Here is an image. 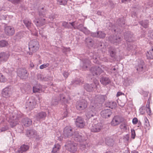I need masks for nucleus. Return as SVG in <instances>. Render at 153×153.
Returning <instances> with one entry per match:
<instances>
[{
    "instance_id": "nucleus-1",
    "label": "nucleus",
    "mask_w": 153,
    "mask_h": 153,
    "mask_svg": "<svg viewBox=\"0 0 153 153\" xmlns=\"http://www.w3.org/2000/svg\"><path fill=\"white\" fill-rule=\"evenodd\" d=\"M7 114L6 117H9L10 124L11 127L13 128L18 124L21 119V124L25 127L30 126L32 124L31 120L28 117L24 118V115L20 112L15 113L14 114L11 113L9 116Z\"/></svg>"
},
{
    "instance_id": "nucleus-2",
    "label": "nucleus",
    "mask_w": 153,
    "mask_h": 153,
    "mask_svg": "<svg viewBox=\"0 0 153 153\" xmlns=\"http://www.w3.org/2000/svg\"><path fill=\"white\" fill-rule=\"evenodd\" d=\"M87 57L88 59H82L80 65V66L84 70H86L90 65L91 63L90 59L93 60V62L95 63H98L97 59L98 57L93 53H90Z\"/></svg>"
},
{
    "instance_id": "nucleus-3",
    "label": "nucleus",
    "mask_w": 153,
    "mask_h": 153,
    "mask_svg": "<svg viewBox=\"0 0 153 153\" xmlns=\"http://www.w3.org/2000/svg\"><path fill=\"white\" fill-rule=\"evenodd\" d=\"M45 14V11L44 10V8L42 7L41 9L39 11V15L40 18L38 19L36 18L35 20H34L33 22L37 26H42L48 22L44 18L41 17V16H44Z\"/></svg>"
},
{
    "instance_id": "nucleus-4",
    "label": "nucleus",
    "mask_w": 153,
    "mask_h": 153,
    "mask_svg": "<svg viewBox=\"0 0 153 153\" xmlns=\"http://www.w3.org/2000/svg\"><path fill=\"white\" fill-rule=\"evenodd\" d=\"M65 146L66 149L70 152L74 153L77 149V144L72 140L66 141Z\"/></svg>"
},
{
    "instance_id": "nucleus-5",
    "label": "nucleus",
    "mask_w": 153,
    "mask_h": 153,
    "mask_svg": "<svg viewBox=\"0 0 153 153\" xmlns=\"http://www.w3.org/2000/svg\"><path fill=\"white\" fill-rule=\"evenodd\" d=\"M73 133L72 128L71 126H66L64 130L63 138L66 139V141L72 140L73 139Z\"/></svg>"
},
{
    "instance_id": "nucleus-6",
    "label": "nucleus",
    "mask_w": 153,
    "mask_h": 153,
    "mask_svg": "<svg viewBox=\"0 0 153 153\" xmlns=\"http://www.w3.org/2000/svg\"><path fill=\"white\" fill-rule=\"evenodd\" d=\"M73 138L75 141L79 142H82L86 140V137L81 133L78 131H75L74 133Z\"/></svg>"
},
{
    "instance_id": "nucleus-7",
    "label": "nucleus",
    "mask_w": 153,
    "mask_h": 153,
    "mask_svg": "<svg viewBox=\"0 0 153 153\" xmlns=\"http://www.w3.org/2000/svg\"><path fill=\"white\" fill-rule=\"evenodd\" d=\"M29 49L33 52H36L39 48V43L35 39L31 40L29 44Z\"/></svg>"
},
{
    "instance_id": "nucleus-8",
    "label": "nucleus",
    "mask_w": 153,
    "mask_h": 153,
    "mask_svg": "<svg viewBox=\"0 0 153 153\" xmlns=\"http://www.w3.org/2000/svg\"><path fill=\"white\" fill-rule=\"evenodd\" d=\"M87 101L84 99L79 100L76 103V108L79 110H83L87 108Z\"/></svg>"
},
{
    "instance_id": "nucleus-9",
    "label": "nucleus",
    "mask_w": 153,
    "mask_h": 153,
    "mask_svg": "<svg viewBox=\"0 0 153 153\" xmlns=\"http://www.w3.org/2000/svg\"><path fill=\"white\" fill-rule=\"evenodd\" d=\"M26 135L30 138H34L37 140H39L40 138L36 131L33 129L27 130L26 132Z\"/></svg>"
},
{
    "instance_id": "nucleus-10",
    "label": "nucleus",
    "mask_w": 153,
    "mask_h": 153,
    "mask_svg": "<svg viewBox=\"0 0 153 153\" xmlns=\"http://www.w3.org/2000/svg\"><path fill=\"white\" fill-rule=\"evenodd\" d=\"M96 112L94 106L92 105L88 108L86 111L85 116L87 118L89 119L92 117L95 116L96 115Z\"/></svg>"
},
{
    "instance_id": "nucleus-11",
    "label": "nucleus",
    "mask_w": 153,
    "mask_h": 153,
    "mask_svg": "<svg viewBox=\"0 0 153 153\" xmlns=\"http://www.w3.org/2000/svg\"><path fill=\"white\" fill-rule=\"evenodd\" d=\"M90 71L93 76H98L102 72L103 70L99 66H95L91 68Z\"/></svg>"
},
{
    "instance_id": "nucleus-12",
    "label": "nucleus",
    "mask_w": 153,
    "mask_h": 153,
    "mask_svg": "<svg viewBox=\"0 0 153 153\" xmlns=\"http://www.w3.org/2000/svg\"><path fill=\"white\" fill-rule=\"evenodd\" d=\"M102 128V124L101 123H98L97 124H93L90 127V129L91 132H98L100 131Z\"/></svg>"
},
{
    "instance_id": "nucleus-13",
    "label": "nucleus",
    "mask_w": 153,
    "mask_h": 153,
    "mask_svg": "<svg viewBox=\"0 0 153 153\" xmlns=\"http://www.w3.org/2000/svg\"><path fill=\"white\" fill-rule=\"evenodd\" d=\"M109 39L111 42L115 45H117L121 43L122 39L119 35H114L111 36Z\"/></svg>"
},
{
    "instance_id": "nucleus-14",
    "label": "nucleus",
    "mask_w": 153,
    "mask_h": 153,
    "mask_svg": "<svg viewBox=\"0 0 153 153\" xmlns=\"http://www.w3.org/2000/svg\"><path fill=\"white\" fill-rule=\"evenodd\" d=\"M29 148V146L27 145L23 144L19 149H16L15 152L16 153H25Z\"/></svg>"
},
{
    "instance_id": "nucleus-15",
    "label": "nucleus",
    "mask_w": 153,
    "mask_h": 153,
    "mask_svg": "<svg viewBox=\"0 0 153 153\" xmlns=\"http://www.w3.org/2000/svg\"><path fill=\"white\" fill-rule=\"evenodd\" d=\"M75 123L76 126L80 128H83L85 125L84 120L81 117H78L76 119Z\"/></svg>"
},
{
    "instance_id": "nucleus-16",
    "label": "nucleus",
    "mask_w": 153,
    "mask_h": 153,
    "mask_svg": "<svg viewBox=\"0 0 153 153\" xmlns=\"http://www.w3.org/2000/svg\"><path fill=\"white\" fill-rule=\"evenodd\" d=\"M4 30L5 34L8 36L13 35L15 33L14 28L10 26H6L4 27Z\"/></svg>"
},
{
    "instance_id": "nucleus-17",
    "label": "nucleus",
    "mask_w": 153,
    "mask_h": 153,
    "mask_svg": "<svg viewBox=\"0 0 153 153\" xmlns=\"http://www.w3.org/2000/svg\"><path fill=\"white\" fill-rule=\"evenodd\" d=\"M46 115V113L45 112L41 111L36 114L35 117L37 121L40 122L45 119Z\"/></svg>"
},
{
    "instance_id": "nucleus-18",
    "label": "nucleus",
    "mask_w": 153,
    "mask_h": 153,
    "mask_svg": "<svg viewBox=\"0 0 153 153\" xmlns=\"http://www.w3.org/2000/svg\"><path fill=\"white\" fill-rule=\"evenodd\" d=\"M112 114V112L110 109H105L102 111L100 113L101 116L105 118L110 117Z\"/></svg>"
},
{
    "instance_id": "nucleus-19",
    "label": "nucleus",
    "mask_w": 153,
    "mask_h": 153,
    "mask_svg": "<svg viewBox=\"0 0 153 153\" xmlns=\"http://www.w3.org/2000/svg\"><path fill=\"white\" fill-rule=\"evenodd\" d=\"M108 52L110 56L113 59L114 61H118L116 55V49L115 48L112 47L109 48Z\"/></svg>"
},
{
    "instance_id": "nucleus-20",
    "label": "nucleus",
    "mask_w": 153,
    "mask_h": 153,
    "mask_svg": "<svg viewBox=\"0 0 153 153\" xmlns=\"http://www.w3.org/2000/svg\"><path fill=\"white\" fill-rule=\"evenodd\" d=\"M17 74L22 79H26L28 76L27 71L25 69H20L18 71Z\"/></svg>"
},
{
    "instance_id": "nucleus-21",
    "label": "nucleus",
    "mask_w": 153,
    "mask_h": 153,
    "mask_svg": "<svg viewBox=\"0 0 153 153\" xmlns=\"http://www.w3.org/2000/svg\"><path fill=\"white\" fill-rule=\"evenodd\" d=\"M36 105V102L35 100L29 99L28 101L27 102L26 108H28L30 110H32L35 108Z\"/></svg>"
},
{
    "instance_id": "nucleus-22",
    "label": "nucleus",
    "mask_w": 153,
    "mask_h": 153,
    "mask_svg": "<svg viewBox=\"0 0 153 153\" xmlns=\"http://www.w3.org/2000/svg\"><path fill=\"white\" fill-rule=\"evenodd\" d=\"M85 42L86 46L89 48H92L93 46L94 40L90 37L85 38Z\"/></svg>"
},
{
    "instance_id": "nucleus-23",
    "label": "nucleus",
    "mask_w": 153,
    "mask_h": 153,
    "mask_svg": "<svg viewBox=\"0 0 153 153\" xmlns=\"http://www.w3.org/2000/svg\"><path fill=\"white\" fill-rule=\"evenodd\" d=\"M125 39L127 42H131L133 40V33L130 31H128L124 34Z\"/></svg>"
},
{
    "instance_id": "nucleus-24",
    "label": "nucleus",
    "mask_w": 153,
    "mask_h": 153,
    "mask_svg": "<svg viewBox=\"0 0 153 153\" xmlns=\"http://www.w3.org/2000/svg\"><path fill=\"white\" fill-rule=\"evenodd\" d=\"M59 99V100L61 101L64 104H65L67 103L69 97L67 95H65L64 94H59V96H58Z\"/></svg>"
},
{
    "instance_id": "nucleus-25",
    "label": "nucleus",
    "mask_w": 153,
    "mask_h": 153,
    "mask_svg": "<svg viewBox=\"0 0 153 153\" xmlns=\"http://www.w3.org/2000/svg\"><path fill=\"white\" fill-rule=\"evenodd\" d=\"M121 122L120 117L117 116H115L112 119L111 124L112 126H115L119 124Z\"/></svg>"
},
{
    "instance_id": "nucleus-26",
    "label": "nucleus",
    "mask_w": 153,
    "mask_h": 153,
    "mask_svg": "<svg viewBox=\"0 0 153 153\" xmlns=\"http://www.w3.org/2000/svg\"><path fill=\"white\" fill-rule=\"evenodd\" d=\"M144 65V62L143 60H140L138 62V64L136 66L135 68L139 72L142 71Z\"/></svg>"
},
{
    "instance_id": "nucleus-27",
    "label": "nucleus",
    "mask_w": 153,
    "mask_h": 153,
    "mask_svg": "<svg viewBox=\"0 0 153 153\" xmlns=\"http://www.w3.org/2000/svg\"><path fill=\"white\" fill-rule=\"evenodd\" d=\"M84 87L85 89L88 92L92 91L95 88V86L93 84L85 83L84 85Z\"/></svg>"
},
{
    "instance_id": "nucleus-28",
    "label": "nucleus",
    "mask_w": 153,
    "mask_h": 153,
    "mask_svg": "<svg viewBox=\"0 0 153 153\" xmlns=\"http://www.w3.org/2000/svg\"><path fill=\"white\" fill-rule=\"evenodd\" d=\"M101 84L104 85H106L111 82V80L108 77L103 76L100 79Z\"/></svg>"
},
{
    "instance_id": "nucleus-29",
    "label": "nucleus",
    "mask_w": 153,
    "mask_h": 153,
    "mask_svg": "<svg viewBox=\"0 0 153 153\" xmlns=\"http://www.w3.org/2000/svg\"><path fill=\"white\" fill-rule=\"evenodd\" d=\"M23 23L27 28L30 30V28L33 24L31 20L28 19H25L23 20Z\"/></svg>"
},
{
    "instance_id": "nucleus-30",
    "label": "nucleus",
    "mask_w": 153,
    "mask_h": 153,
    "mask_svg": "<svg viewBox=\"0 0 153 153\" xmlns=\"http://www.w3.org/2000/svg\"><path fill=\"white\" fill-rule=\"evenodd\" d=\"M128 47L127 50L129 51H131L132 53H136V49L137 48V46L133 44L132 43L130 44L128 43Z\"/></svg>"
},
{
    "instance_id": "nucleus-31",
    "label": "nucleus",
    "mask_w": 153,
    "mask_h": 153,
    "mask_svg": "<svg viewBox=\"0 0 153 153\" xmlns=\"http://www.w3.org/2000/svg\"><path fill=\"white\" fill-rule=\"evenodd\" d=\"M9 55L4 52L0 53V62H5L7 61Z\"/></svg>"
},
{
    "instance_id": "nucleus-32",
    "label": "nucleus",
    "mask_w": 153,
    "mask_h": 153,
    "mask_svg": "<svg viewBox=\"0 0 153 153\" xmlns=\"http://www.w3.org/2000/svg\"><path fill=\"white\" fill-rule=\"evenodd\" d=\"M117 25L119 27H123L125 26V20L124 18L122 17L120 18L117 19Z\"/></svg>"
},
{
    "instance_id": "nucleus-33",
    "label": "nucleus",
    "mask_w": 153,
    "mask_h": 153,
    "mask_svg": "<svg viewBox=\"0 0 153 153\" xmlns=\"http://www.w3.org/2000/svg\"><path fill=\"white\" fill-rule=\"evenodd\" d=\"M10 89L9 87H6L4 88L2 92V96L4 97H7L9 96Z\"/></svg>"
},
{
    "instance_id": "nucleus-34",
    "label": "nucleus",
    "mask_w": 153,
    "mask_h": 153,
    "mask_svg": "<svg viewBox=\"0 0 153 153\" xmlns=\"http://www.w3.org/2000/svg\"><path fill=\"white\" fill-rule=\"evenodd\" d=\"M83 82V79L82 77L77 78L71 82L74 85H80Z\"/></svg>"
},
{
    "instance_id": "nucleus-35",
    "label": "nucleus",
    "mask_w": 153,
    "mask_h": 153,
    "mask_svg": "<svg viewBox=\"0 0 153 153\" xmlns=\"http://www.w3.org/2000/svg\"><path fill=\"white\" fill-rule=\"evenodd\" d=\"M133 81L131 79L129 78H126L124 80L123 84L125 86H128L131 85Z\"/></svg>"
},
{
    "instance_id": "nucleus-36",
    "label": "nucleus",
    "mask_w": 153,
    "mask_h": 153,
    "mask_svg": "<svg viewBox=\"0 0 153 153\" xmlns=\"http://www.w3.org/2000/svg\"><path fill=\"white\" fill-rule=\"evenodd\" d=\"M106 106L111 109H114L117 106V104L115 102L111 101L107 102Z\"/></svg>"
},
{
    "instance_id": "nucleus-37",
    "label": "nucleus",
    "mask_w": 153,
    "mask_h": 153,
    "mask_svg": "<svg viewBox=\"0 0 153 153\" xmlns=\"http://www.w3.org/2000/svg\"><path fill=\"white\" fill-rule=\"evenodd\" d=\"M105 143L107 145L112 146L114 144V141L112 138L108 137L105 139Z\"/></svg>"
},
{
    "instance_id": "nucleus-38",
    "label": "nucleus",
    "mask_w": 153,
    "mask_h": 153,
    "mask_svg": "<svg viewBox=\"0 0 153 153\" xmlns=\"http://www.w3.org/2000/svg\"><path fill=\"white\" fill-rule=\"evenodd\" d=\"M145 123H144V128L146 129V131L149 130L150 128L149 122L147 118H144Z\"/></svg>"
},
{
    "instance_id": "nucleus-39",
    "label": "nucleus",
    "mask_w": 153,
    "mask_h": 153,
    "mask_svg": "<svg viewBox=\"0 0 153 153\" xmlns=\"http://www.w3.org/2000/svg\"><path fill=\"white\" fill-rule=\"evenodd\" d=\"M146 56L148 59H153V47H152L151 49L147 52Z\"/></svg>"
},
{
    "instance_id": "nucleus-40",
    "label": "nucleus",
    "mask_w": 153,
    "mask_h": 153,
    "mask_svg": "<svg viewBox=\"0 0 153 153\" xmlns=\"http://www.w3.org/2000/svg\"><path fill=\"white\" fill-rule=\"evenodd\" d=\"M105 96L103 95H97L95 96V98L96 99L97 98V101L103 102L105 100Z\"/></svg>"
},
{
    "instance_id": "nucleus-41",
    "label": "nucleus",
    "mask_w": 153,
    "mask_h": 153,
    "mask_svg": "<svg viewBox=\"0 0 153 153\" xmlns=\"http://www.w3.org/2000/svg\"><path fill=\"white\" fill-rule=\"evenodd\" d=\"M127 123L126 122L124 121L120 125V128L121 130L125 131L127 130Z\"/></svg>"
},
{
    "instance_id": "nucleus-42",
    "label": "nucleus",
    "mask_w": 153,
    "mask_h": 153,
    "mask_svg": "<svg viewBox=\"0 0 153 153\" xmlns=\"http://www.w3.org/2000/svg\"><path fill=\"white\" fill-rule=\"evenodd\" d=\"M60 148V146L59 144H55L53 148L52 151V153H56L59 150Z\"/></svg>"
},
{
    "instance_id": "nucleus-43",
    "label": "nucleus",
    "mask_w": 153,
    "mask_h": 153,
    "mask_svg": "<svg viewBox=\"0 0 153 153\" xmlns=\"http://www.w3.org/2000/svg\"><path fill=\"white\" fill-rule=\"evenodd\" d=\"M59 101V99L58 97H54L51 101V105H52L54 106L57 105Z\"/></svg>"
},
{
    "instance_id": "nucleus-44",
    "label": "nucleus",
    "mask_w": 153,
    "mask_h": 153,
    "mask_svg": "<svg viewBox=\"0 0 153 153\" xmlns=\"http://www.w3.org/2000/svg\"><path fill=\"white\" fill-rule=\"evenodd\" d=\"M97 38L101 39L104 38L106 34L104 32L101 31H97Z\"/></svg>"
},
{
    "instance_id": "nucleus-45",
    "label": "nucleus",
    "mask_w": 153,
    "mask_h": 153,
    "mask_svg": "<svg viewBox=\"0 0 153 153\" xmlns=\"http://www.w3.org/2000/svg\"><path fill=\"white\" fill-rule=\"evenodd\" d=\"M148 23L149 22L147 20L142 21L139 22V24L143 27L146 28L148 27Z\"/></svg>"
},
{
    "instance_id": "nucleus-46",
    "label": "nucleus",
    "mask_w": 153,
    "mask_h": 153,
    "mask_svg": "<svg viewBox=\"0 0 153 153\" xmlns=\"http://www.w3.org/2000/svg\"><path fill=\"white\" fill-rule=\"evenodd\" d=\"M62 26L64 27L65 28H71V25L69 22H67L65 21L62 22Z\"/></svg>"
},
{
    "instance_id": "nucleus-47",
    "label": "nucleus",
    "mask_w": 153,
    "mask_h": 153,
    "mask_svg": "<svg viewBox=\"0 0 153 153\" xmlns=\"http://www.w3.org/2000/svg\"><path fill=\"white\" fill-rule=\"evenodd\" d=\"M8 44L7 41L5 40L0 41V47H4L7 46Z\"/></svg>"
},
{
    "instance_id": "nucleus-48",
    "label": "nucleus",
    "mask_w": 153,
    "mask_h": 153,
    "mask_svg": "<svg viewBox=\"0 0 153 153\" xmlns=\"http://www.w3.org/2000/svg\"><path fill=\"white\" fill-rule=\"evenodd\" d=\"M67 105H66L65 104L64 105V107L65 108V109L64 110V112L62 115L63 117V118H62V119H63L64 118L66 117L68 115V112L67 111Z\"/></svg>"
},
{
    "instance_id": "nucleus-49",
    "label": "nucleus",
    "mask_w": 153,
    "mask_h": 153,
    "mask_svg": "<svg viewBox=\"0 0 153 153\" xmlns=\"http://www.w3.org/2000/svg\"><path fill=\"white\" fill-rule=\"evenodd\" d=\"M57 1L60 5H65L67 3V0H57Z\"/></svg>"
},
{
    "instance_id": "nucleus-50",
    "label": "nucleus",
    "mask_w": 153,
    "mask_h": 153,
    "mask_svg": "<svg viewBox=\"0 0 153 153\" xmlns=\"http://www.w3.org/2000/svg\"><path fill=\"white\" fill-rule=\"evenodd\" d=\"M83 32L85 34L88 35L90 34V31L88 30L86 27H84L81 31Z\"/></svg>"
},
{
    "instance_id": "nucleus-51",
    "label": "nucleus",
    "mask_w": 153,
    "mask_h": 153,
    "mask_svg": "<svg viewBox=\"0 0 153 153\" xmlns=\"http://www.w3.org/2000/svg\"><path fill=\"white\" fill-rule=\"evenodd\" d=\"M99 83V81L97 79H94L93 84L94 85L95 88H98Z\"/></svg>"
},
{
    "instance_id": "nucleus-52",
    "label": "nucleus",
    "mask_w": 153,
    "mask_h": 153,
    "mask_svg": "<svg viewBox=\"0 0 153 153\" xmlns=\"http://www.w3.org/2000/svg\"><path fill=\"white\" fill-rule=\"evenodd\" d=\"M17 125H18V130L17 131L19 132H22L23 131V130H24V127H23V125L22 124V125H19V124H17Z\"/></svg>"
},
{
    "instance_id": "nucleus-53",
    "label": "nucleus",
    "mask_w": 153,
    "mask_h": 153,
    "mask_svg": "<svg viewBox=\"0 0 153 153\" xmlns=\"http://www.w3.org/2000/svg\"><path fill=\"white\" fill-rule=\"evenodd\" d=\"M49 78L50 77L48 76H46L45 77L41 76L40 77V80L43 81H47L50 79H49Z\"/></svg>"
},
{
    "instance_id": "nucleus-54",
    "label": "nucleus",
    "mask_w": 153,
    "mask_h": 153,
    "mask_svg": "<svg viewBox=\"0 0 153 153\" xmlns=\"http://www.w3.org/2000/svg\"><path fill=\"white\" fill-rule=\"evenodd\" d=\"M40 91V88H38L36 86L33 87V93H39Z\"/></svg>"
},
{
    "instance_id": "nucleus-55",
    "label": "nucleus",
    "mask_w": 153,
    "mask_h": 153,
    "mask_svg": "<svg viewBox=\"0 0 153 153\" xmlns=\"http://www.w3.org/2000/svg\"><path fill=\"white\" fill-rule=\"evenodd\" d=\"M11 1L13 4L16 5L20 3L21 0H8Z\"/></svg>"
},
{
    "instance_id": "nucleus-56",
    "label": "nucleus",
    "mask_w": 153,
    "mask_h": 153,
    "mask_svg": "<svg viewBox=\"0 0 153 153\" xmlns=\"http://www.w3.org/2000/svg\"><path fill=\"white\" fill-rule=\"evenodd\" d=\"M114 26H112V27L109 28V29H111V31H113L114 32H117L118 33H120V31H119V30H118V29H119L118 28V27H116H116H115L114 28Z\"/></svg>"
},
{
    "instance_id": "nucleus-57",
    "label": "nucleus",
    "mask_w": 153,
    "mask_h": 153,
    "mask_svg": "<svg viewBox=\"0 0 153 153\" xmlns=\"http://www.w3.org/2000/svg\"><path fill=\"white\" fill-rule=\"evenodd\" d=\"M85 27H83V25L82 24H80L78 26L76 27V29L79 30L80 31H82Z\"/></svg>"
},
{
    "instance_id": "nucleus-58",
    "label": "nucleus",
    "mask_w": 153,
    "mask_h": 153,
    "mask_svg": "<svg viewBox=\"0 0 153 153\" xmlns=\"http://www.w3.org/2000/svg\"><path fill=\"white\" fill-rule=\"evenodd\" d=\"M6 79L1 74H0V82H4L6 81Z\"/></svg>"
},
{
    "instance_id": "nucleus-59",
    "label": "nucleus",
    "mask_w": 153,
    "mask_h": 153,
    "mask_svg": "<svg viewBox=\"0 0 153 153\" xmlns=\"http://www.w3.org/2000/svg\"><path fill=\"white\" fill-rule=\"evenodd\" d=\"M81 143L80 144V149L82 150H85L86 148V143Z\"/></svg>"
},
{
    "instance_id": "nucleus-60",
    "label": "nucleus",
    "mask_w": 153,
    "mask_h": 153,
    "mask_svg": "<svg viewBox=\"0 0 153 153\" xmlns=\"http://www.w3.org/2000/svg\"><path fill=\"white\" fill-rule=\"evenodd\" d=\"M49 64L48 63H47L46 64H42L40 66L39 68L40 69H42L44 68H46L48 67L49 65Z\"/></svg>"
},
{
    "instance_id": "nucleus-61",
    "label": "nucleus",
    "mask_w": 153,
    "mask_h": 153,
    "mask_svg": "<svg viewBox=\"0 0 153 153\" xmlns=\"http://www.w3.org/2000/svg\"><path fill=\"white\" fill-rule=\"evenodd\" d=\"M8 126L6 125L5 126L2 127L0 129V130L1 132L4 131L8 130Z\"/></svg>"
},
{
    "instance_id": "nucleus-62",
    "label": "nucleus",
    "mask_w": 153,
    "mask_h": 153,
    "mask_svg": "<svg viewBox=\"0 0 153 153\" xmlns=\"http://www.w3.org/2000/svg\"><path fill=\"white\" fill-rule=\"evenodd\" d=\"M13 70V68L12 69H11L10 70L9 69H7L6 70V72L9 75H11L12 74L13 72H14Z\"/></svg>"
},
{
    "instance_id": "nucleus-63",
    "label": "nucleus",
    "mask_w": 153,
    "mask_h": 153,
    "mask_svg": "<svg viewBox=\"0 0 153 153\" xmlns=\"http://www.w3.org/2000/svg\"><path fill=\"white\" fill-rule=\"evenodd\" d=\"M131 138L133 139H134L135 138V133L134 130L131 129Z\"/></svg>"
},
{
    "instance_id": "nucleus-64",
    "label": "nucleus",
    "mask_w": 153,
    "mask_h": 153,
    "mask_svg": "<svg viewBox=\"0 0 153 153\" xmlns=\"http://www.w3.org/2000/svg\"><path fill=\"white\" fill-rule=\"evenodd\" d=\"M90 34L91 36L97 38V36H98L97 32V33L91 32H90Z\"/></svg>"
}]
</instances>
